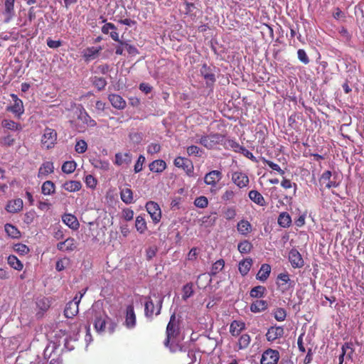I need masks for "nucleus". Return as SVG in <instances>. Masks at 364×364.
Masks as SVG:
<instances>
[{
    "label": "nucleus",
    "mask_w": 364,
    "mask_h": 364,
    "mask_svg": "<svg viewBox=\"0 0 364 364\" xmlns=\"http://www.w3.org/2000/svg\"><path fill=\"white\" fill-rule=\"evenodd\" d=\"M252 259L250 257L245 258L239 262L238 270L242 276H245L250 272L252 265Z\"/></svg>",
    "instance_id": "c85d7f7f"
},
{
    "label": "nucleus",
    "mask_w": 364,
    "mask_h": 364,
    "mask_svg": "<svg viewBox=\"0 0 364 364\" xmlns=\"http://www.w3.org/2000/svg\"><path fill=\"white\" fill-rule=\"evenodd\" d=\"M14 249L16 252L21 255H25L28 254L30 251L28 247L22 243L15 245Z\"/></svg>",
    "instance_id": "bf43d9fd"
},
{
    "label": "nucleus",
    "mask_w": 364,
    "mask_h": 364,
    "mask_svg": "<svg viewBox=\"0 0 364 364\" xmlns=\"http://www.w3.org/2000/svg\"><path fill=\"white\" fill-rule=\"evenodd\" d=\"M11 97L14 101V104L11 106H8L6 111L13 113L16 118L21 119L24 113L23 101L15 94H11Z\"/></svg>",
    "instance_id": "6e6552de"
},
{
    "label": "nucleus",
    "mask_w": 364,
    "mask_h": 364,
    "mask_svg": "<svg viewBox=\"0 0 364 364\" xmlns=\"http://www.w3.org/2000/svg\"><path fill=\"white\" fill-rule=\"evenodd\" d=\"M268 307L267 301L257 299L250 305V311L253 313H259L265 311Z\"/></svg>",
    "instance_id": "c756f323"
},
{
    "label": "nucleus",
    "mask_w": 364,
    "mask_h": 364,
    "mask_svg": "<svg viewBox=\"0 0 364 364\" xmlns=\"http://www.w3.org/2000/svg\"><path fill=\"white\" fill-rule=\"evenodd\" d=\"M63 187L67 191L75 192L80 190L82 184L78 181H69L64 183Z\"/></svg>",
    "instance_id": "58836bf2"
},
{
    "label": "nucleus",
    "mask_w": 364,
    "mask_h": 364,
    "mask_svg": "<svg viewBox=\"0 0 364 364\" xmlns=\"http://www.w3.org/2000/svg\"><path fill=\"white\" fill-rule=\"evenodd\" d=\"M232 181L238 188H243L249 185L250 180L247 175L242 171H235L231 176Z\"/></svg>",
    "instance_id": "f8f14e48"
},
{
    "label": "nucleus",
    "mask_w": 364,
    "mask_h": 364,
    "mask_svg": "<svg viewBox=\"0 0 364 364\" xmlns=\"http://www.w3.org/2000/svg\"><path fill=\"white\" fill-rule=\"evenodd\" d=\"M36 218V212L30 210L26 212L24 215L23 222L27 225L32 223Z\"/></svg>",
    "instance_id": "0e129e2a"
},
{
    "label": "nucleus",
    "mask_w": 364,
    "mask_h": 364,
    "mask_svg": "<svg viewBox=\"0 0 364 364\" xmlns=\"http://www.w3.org/2000/svg\"><path fill=\"white\" fill-rule=\"evenodd\" d=\"M200 73L203 77L208 86L213 85L215 82V74L212 68L208 66L207 64L205 63L201 66Z\"/></svg>",
    "instance_id": "2eb2a0df"
},
{
    "label": "nucleus",
    "mask_w": 364,
    "mask_h": 364,
    "mask_svg": "<svg viewBox=\"0 0 364 364\" xmlns=\"http://www.w3.org/2000/svg\"><path fill=\"white\" fill-rule=\"evenodd\" d=\"M224 267L225 260L223 259H220L215 261L210 268V271L209 272L210 275L215 276L223 269Z\"/></svg>",
    "instance_id": "37998d69"
},
{
    "label": "nucleus",
    "mask_w": 364,
    "mask_h": 364,
    "mask_svg": "<svg viewBox=\"0 0 364 364\" xmlns=\"http://www.w3.org/2000/svg\"><path fill=\"white\" fill-rule=\"evenodd\" d=\"M183 295L182 299L183 300L188 299L193 294V284L192 283H188L183 287Z\"/></svg>",
    "instance_id": "864d4df0"
},
{
    "label": "nucleus",
    "mask_w": 364,
    "mask_h": 364,
    "mask_svg": "<svg viewBox=\"0 0 364 364\" xmlns=\"http://www.w3.org/2000/svg\"><path fill=\"white\" fill-rule=\"evenodd\" d=\"M194 204L196 207L204 208L208 205V200L205 196H200L195 199Z\"/></svg>",
    "instance_id": "052dcab7"
},
{
    "label": "nucleus",
    "mask_w": 364,
    "mask_h": 364,
    "mask_svg": "<svg viewBox=\"0 0 364 364\" xmlns=\"http://www.w3.org/2000/svg\"><path fill=\"white\" fill-rule=\"evenodd\" d=\"M85 182L86 183V186L91 188H95L97 183V181L92 175H87L85 177Z\"/></svg>",
    "instance_id": "69168bd1"
},
{
    "label": "nucleus",
    "mask_w": 364,
    "mask_h": 364,
    "mask_svg": "<svg viewBox=\"0 0 364 364\" xmlns=\"http://www.w3.org/2000/svg\"><path fill=\"white\" fill-rule=\"evenodd\" d=\"M54 171V166L53 162L46 161L44 162L40 167L38 170V177L41 176H48V174L53 173Z\"/></svg>",
    "instance_id": "e433bc0d"
},
{
    "label": "nucleus",
    "mask_w": 364,
    "mask_h": 364,
    "mask_svg": "<svg viewBox=\"0 0 364 364\" xmlns=\"http://www.w3.org/2000/svg\"><path fill=\"white\" fill-rule=\"evenodd\" d=\"M179 328L176 319L175 314H172L170 321L166 326V338L164 341V345L168 347L170 343V340L172 338L176 337L178 334Z\"/></svg>",
    "instance_id": "0eeeda50"
},
{
    "label": "nucleus",
    "mask_w": 364,
    "mask_h": 364,
    "mask_svg": "<svg viewBox=\"0 0 364 364\" xmlns=\"http://www.w3.org/2000/svg\"><path fill=\"white\" fill-rule=\"evenodd\" d=\"M235 196V193L232 190H226L221 196V198L223 201L230 202L233 200Z\"/></svg>",
    "instance_id": "e2e57ef3"
},
{
    "label": "nucleus",
    "mask_w": 364,
    "mask_h": 364,
    "mask_svg": "<svg viewBox=\"0 0 364 364\" xmlns=\"http://www.w3.org/2000/svg\"><path fill=\"white\" fill-rule=\"evenodd\" d=\"M120 196L122 200L126 204H131L133 202V192L129 187L121 189Z\"/></svg>",
    "instance_id": "c9c22d12"
},
{
    "label": "nucleus",
    "mask_w": 364,
    "mask_h": 364,
    "mask_svg": "<svg viewBox=\"0 0 364 364\" xmlns=\"http://www.w3.org/2000/svg\"><path fill=\"white\" fill-rule=\"evenodd\" d=\"M108 99L111 105L117 109H123L127 105L126 101L119 95L110 94Z\"/></svg>",
    "instance_id": "5701e85b"
},
{
    "label": "nucleus",
    "mask_w": 364,
    "mask_h": 364,
    "mask_svg": "<svg viewBox=\"0 0 364 364\" xmlns=\"http://www.w3.org/2000/svg\"><path fill=\"white\" fill-rule=\"evenodd\" d=\"M86 291L87 289L83 290L82 292H78L73 299L66 304L64 310V315L66 318H72L77 315L79 311L78 305Z\"/></svg>",
    "instance_id": "f03ea898"
},
{
    "label": "nucleus",
    "mask_w": 364,
    "mask_h": 364,
    "mask_svg": "<svg viewBox=\"0 0 364 364\" xmlns=\"http://www.w3.org/2000/svg\"><path fill=\"white\" fill-rule=\"evenodd\" d=\"M222 178L223 173L220 171L213 170L205 174L204 177V182L207 185L215 186Z\"/></svg>",
    "instance_id": "dca6fc26"
},
{
    "label": "nucleus",
    "mask_w": 364,
    "mask_h": 364,
    "mask_svg": "<svg viewBox=\"0 0 364 364\" xmlns=\"http://www.w3.org/2000/svg\"><path fill=\"white\" fill-rule=\"evenodd\" d=\"M248 196L250 199L255 204L259 206H266L267 202L263 196L256 190H252L249 192Z\"/></svg>",
    "instance_id": "a878e982"
},
{
    "label": "nucleus",
    "mask_w": 364,
    "mask_h": 364,
    "mask_svg": "<svg viewBox=\"0 0 364 364\" xmlns=\"http://www.w3.org/2000/svg\"><path fill=\"white\" fill-rule=\"evenodd\" d=\"M274 318L278 321H283L287 316L286 311L283 308H277L273 313Z\"/></svg>",
    "instance_id": "4d7b16f0"
},
{
    "label": "nucleus",
    "mask_w": 364,
    "mask_h": 364,
    "mask_svg": "<svg viewBox=\"0 0 364 364\" xmlns=\"http://www.w3.org/2000/svg\"><path fill=\"white\" fill-rule=\"evenodd\" d=\"M63 222L72 230H77L80 227V223L77 218L70 213L64 214L62 217Z\"/></svg>",
    "instance_id": "393cba45"
},
{
    "label": "nucleus",
    "mask_w": 364,
    "mask_h": 364,
    "mask_svg": "<svg viewBox=\"0 0 364 364\" xmlns=\"http://www.w3.org/2000/svg\"><path fill=\"white\" fill-rule=\"evenodd\" d=\"M297 56L299 60L304 65L309 63V58L304 49H299L297 50Z\"/></svg>",
    "instance_id": "680f3d73"
},
{
    "label": "nucleus",
    "mask_w": 364,
    "mask_h": 364,
    "mask_svg": "<svg viewBox=\"0 0 364 364\" xmlns=\"http://www.w3.org/2000/svg\"><path fill=\"white\" fill-rule=\"evenodd\" d=\"M14 2L15 0H5L4 9L2 11V14L4 16V23L10 22L15 15Z\"/></svg>",
    "instance_id": "4468645a"
},
{
    "label": "nucleus",
    "mask_w": 364,
    "mask_h": 364,
    "mask_svg": "<svg viewBox=\"0 0 364 364\" xmlns=\"http://www.w3.org/2000/svg\"><path fill=\"white\" fill-rule=\"evenodd\" d=\"M277 223L282 228H289L291 225V218L287 212H282L279 214Z\"/></svg>",
    "instance_id": "f704fd0d"
},
{
    "label": "nucleus",
    "mask_w": 364,
    "mask_h": 364,
    "mask_svg": "<svg viewBox=\"0 0 364 364\" xmlns=\"http://www.w3.org/2000/svg\"><path fill=\"white\" fill-rule=\"evenodd\" d=\"M16 139L14 135L8 133L5 136L0 137V146L3 147H10L14 145Z\"/></svg>",
    "instance_id": "79ce46f5"
},
{
    "label": "nucleus",
    "mask_w": 364,
    "mask_h": 364,
    "mask_svg": "<svg viewBox=\"0 0 364 364\" xmlns=\"http://www.w3.org/2000/svg\"><path fill=\"white\" fill-rule=\"evenodd\" d=\"M279 359L278 350L269 348L262 355L261 364H277Z\"/></svg>",
    "instance_id": "9b49d317"
},
{
    "label": "nucleus",
    "mask_w": 364,
    "mask_h": 364,
    "mask_svg": "<svg viewBox=\"0 0 364 364\" xmlns=\"http://www.w3.org/2000/svg\"><path fill=\"white\" fill-rule=\"evenodd\" d=\"M77 164L74 161H68L63 163L62 171L65 173H72L76 169Z\"/></svg>",
    "instance_id": "8fccbe9b"
},
{
    "label": "nucleus",
    "mask_w": 364,
    "mask_h": 364,
    "mask_svg": "<svg viewBox=\"0 0 364 364\" xmlns=\"http://www.w3.org/2000/svg\"><path fill=\"white\" fill-rule=\"evenodd\" d=\"M5 231L6 232V234L12 237V238H14V239H18L21 237V232L18 230V229L11 225V224H9V223H7L5 225Z\"/></svg>",
    "instance_id": "c03bdc74"
},
{
    "label": "nucleus",
    "mask_w": 364,
    "mask_h": 364,
    "mask_svg": "<svg viewBox=\"0 0 364 364\" xmlns=\"http://www.w3.org/2000/svg\"><path fill=\"white\" fill-rule=\"evenodd\" d=\"M250 342H251V338H250V335L247 333L242 334L239 338V340H238V343H237L238 349L242 350V349L247 348L250 346Z\"/></svg>",
    "instance_id": "de8ad7c7"
},
{
    "label": "nucleus",
    "mask_w": 364,
    "mask_h": 364,
    "mask_svg": "<svg viewBox=\"0 0 364 364\" xmlns=\"http://www.w3.org/2000/svg\"><path fill=\"white\" fill-rule=\"evenodd\" d=\"M266 288L263 286H257L252 288L250 292V295L252 298H261L264 296Z\"/></svg>",
    "instance_id": "09e8293b"
},
{
    "label": "nucleus",
    "mask_w": 364,
    "mask_h": 364,
    "mask_svg": "<svg viewBox=\"0 0 364 364\" xmlns=\"http://www.w3.org/2000/svg\"><path fill=\"white\" fill-rule=\"evenodd\" d=\"M55 186L51 181H45L41 186V192L45 196H50L55 193Z\"/></svg>",
    "instance_id": "ea45409f"
},
{
    "label": "nucleus",
    "mask_w": 364,
    "mask_h": 364,
    "mask_svg": "<svg viewBox=\"0 0 364 364\" xmlns=\"http://www.w3.org/2000/svg\"><path fill=\"white\" fill-rule=\"evenodd\" d=\"M91 164L96 168L102 171H107L109 168V163L107 160H102L100 158H94L90 160Z\"/></svg>",
    "instance_id": "4c0bfd02"
},
{
    "label": "nucleus",
    "mask_w": 364,
    "mask_h": 364,
    "mask_svg": "<svg viewBox=\"0 0 364 364\" xmlns=\"http://www.w3.org/2000/svg\"><path fill=\"white\" fill-rule=\"evenodd\" d=\"M108 318L105 314L99 313L95 315L94 327L97 332L102 333L105 331Z\"/></svg>",
    "instance_id": "f3484780"
},
{
    "label": "nucleus",
    "mask_w": 364,
    "mask_h": 364,
    "mask_svg": "<svg viewBox=\"0 0 364 364\" xmlns=\"http://www.w3.org/2000/svg\"><path fill=\"white\" fill-rule=\"evenodd\" d=\"M87 149V144L86 141L83 139H80L77 141L75 150L78 154H83L85 153Z\"/></svg>",
    "instance_id": "6e6d98bb"
},
{
    "label": "nucleus",
    "mask_w": 364,
    "mask_h": 364,
    "mask_svg": "<svg viewBox=\"0 0 364 364\" xmlns=\"http://www.w3.org/2000/svg\"><path fill=\"white\" fill-rule=\"evenodd\" d=\"M145 207L154 223H159L161 218V210L159 205L154 201L150 200L146 203Z\"/></svg>",
    "instance_id": "9d476101"
},
{
    "label": "nucleus",
    "mask_w": 364,
    "mask_h": 364,
    "mask_svg": "<svg viewBox=\"0 0 364 364\" xmlns=\"http://www.w3.org/2000/svg\"><path fill=\"white\" fill-rule=\"evenodd\" d=\"M135 228L140 234H144L147 230V224L144 217L139 215L136 218Z\"/></svg>",
    "instance_id": "a19ab883"
},
{
    "label": "nucleus",
    "mask_w": 364,
    "mask_h": 364,
    "mask_svg": "<svg viewBox=\"0 0 364 364\" xmlns=\"http://www.w3.org/2000/svg\"><path fill=\"white\" fill-rule=\"evenodd\" d=\"M23 207V200L16 198L9 200L6 205V210L10 213H16L20 212Z\"/></svg>",
    "instance_id": "aec40b11"
},
{
    "label": "nucleus",
    "mask_w": 364,
    "mask_h": 364,
    "mask_svg": "<svg viewBox=\"0 0 364 364\" xmlns=\"http://www.w3.org/2000/svg\"><path fill=\"white\" fill-rule=\"evenodd\" d=\"M117 42L119 44L124 46L125 49L127 50V51L128 52V53L129 55L134 56L139 53L137 48L134 46L130 45V44L127 43V42L122 41L120 40H119V41H117Z\"/></svg>",
    "instance_id": "5fc2aeb1"
},
{
    "label": "nucleus",
    "mask_w": 364,
    "mask_h": 364,
    "mask_svg": "<svg viewBox=\"0 0 364 364\" xmlns=\"http://www.w3.org/2000/svg\"><path fill=\"white\" fill-rule=\"evenodd\" d=\"M245 328V322L234 320L230 325V333L232 336H237Z\"/></svg>",
    "instance_id": "cd10ccee"
},
{
    "label": "nucleus",
    "mask_w": 364,
    "mask_h": 364,
    "mask_svg": "<svg viewBox=\"0 0 364 364\" xmlns=\"http://www.w3.org/2000/svg\"><path fill=\"white\" fill-rule=\"evenodd\" d=\"M57 248L60 251H73L76 248L75 240L68 237L65 241L58 243Z\"/></svg>",
    "instance_id": "bb28decb"
},
{
    "label": "nucleus",
    "mask_w": 364,
    "mask_h": 364,
    "mask_svg": "<svg viewBox=\"0 0 364 364\" xmlns=\"http://www.w3.org/2000/svg\"><path fill=\"white\" fill-rule=\"evenodd\" d=\"M102 32L104 34H109L114 41H119V33L117 32V27L112 23H106L102 27Z\"/></svg>",
    "instance_id": "4be33fe9"
},
{
    "label": "nucleus",
    "mask_w": 364,
    "mask_h": 364,
    "mask_svg": "<svg viewBox=\"0 0 364 364\" xmlns=\"http://www.w3.org/2000/svg\"><path fill=\"white\" fill-rule=\"evenodd\" d=\"M102 48L100 46L88 47L83 50L82 57L86 62H89L90 60L95 59L98 56Z\"/></svg>",
    "instance_id": "412c9836"
},
{
    "label": "nucleus",
    "mask_w": 364,
    "mask_h": 364,
    "mask_svg": "<svg viewBox=\"0 0 364 364\" xmlns=\"http://www.w3.org/2000/svg\"><path fill=\"white\" fill-rule=\"evenodd\" d=\"M124 314V326L128 329L134 328L136 326V316L132 304L126 306Z\"/></svg>",
    "instance_id": "1a4fd4ad"
},
{
    "label": "nucleus",
    "mask_w": 364,
    "mask_h": 364,
    "mask_svg": "<svg viewBox=\"0 0 364 364\" xmlns=\"http://www.w3.org/2000/svg\"><path fill=\"white\" fill-rule=\"evenodd\" d=\"M237 231L242 235H247L252 230V225L247 220H241L237 225Z\"/></svg>",
    "instance_id": "7c9ffc66"
},
{
    "label": "nucleus",
    "mask_w": 364,
    "mask_h": 364,
    "mask_svg": "<svg viewBox=\"0 0 364 364\" xmlns=\"http://www.w3.org/2000/svg\"><path fill=\"white\" fill-rule=\"evenodd\" d=\"M186 150L188 156H195L200 157L203 154V150L196 145H191L188 146Z\"/></svg>",
    "instance_id": "603ef678"
},
{
    "label": "nucleus",
    "mask_w": 364,
    "mask_h": 364,
    "mask_svg": "<svg viewBox=\"0 0 364 364\" xmlns=\"http://www.w3.org/2000/svg\"><path fill=\"white\" fill-rule=\"evenodd\" d=\"M224 139L221 134L215 133L209 135H203L200 137L199 143L208 149H213L215 146L220 144Z\"/></svg>",
    "instance_id": "7ed1b4c3"
},
{
    "label": "nucleus",
    "mask_w": 364,
    "mask_h": 364,
    "mask_svg": "<svg viewBox=\"0 0 364 364\" xmlns=\"http://www.w3.org/2000/svg\"><path fill=\"white\" fill-rule=\"evenodd\" d=\"M284 333V329L282 326H271L268 328L266 333V338L269 342H273L275 340L280 338Z\"/></svg>",
    "instance_id": "ddd939ff"
},
{
    "label": "nucleus",
    "mask_w": 364,
    "mask_h": 364,
    "mask_svg": "<svg viewBox=\"0 0 364 364\" xmlns=\"http://www.w3.org/2000/svg\"><path fill=\"white\" fill-rule=\"evenodd\" d=\"M1 125L3 128L14 132H21L23 129L21 124L9 119H4L1 122Z\"/></svg>",
    "instance_id": "b1692460"
},
{
    "label": "nucleus",
    "mask_w": 364,
    "mask_h": 364,
    "mask_svg": "<svg viewBox=\"0 0 364 364\" xmlns=\"http://www.w3.org/2000/svg\"><path fill=\"white\" fill-rule=\"evenodd\" d=\"M166 168V164L164 160H154L149 164V169L154 173H161Z\"/></svg>",
    "instance_id": "72a5a7b5"
},
{
    "label": "nucleus",
    "mask_w": 364,
    "mask_h": 364,
    "mask_svg": "<svg viewBox=\"0 0 364 364\" xmlns=\"http://www.w3.org/2000/svg\"><path fill=\"white\" fill-rule=\"evenodd\" d=\"M271 272V267L268 264H262L258 273L256 275L257 279H259L262 282H265Z\"/></svg>",
    "instance_id": "2f4dec72"
},
{
    "label": "nucleus",
    "mask_w": 364,
    "mask_h": 364,
    "mask_svg": "<svg viewBox=\"0 0 364 364\" xmlns=\"http://www.w3.org/2000/svg\"><path fill=\"white\" fill-rule=\"evenodd\" d=\"M160 150L161 146L156 143H152L147 147V152L151 154L159 153Z\"/></svg>",
    "instance_id": "774afa93"
},
{
    "label": "nucleus",
    "mask_w": 364,
    "mask_h": 364,
    "mask_svg": "<svg viewBox=\"0 0 364 364\" xmlns=\"http://www.w3.org/2000/svg\"><path fill=\"white\" fill-rule=\"evenodd\" d=\"M145 157L143 155H140L134 165V172L139 173L142 170L143 164L145 162Z\"/></svg>",
    "instance_id": "338daca9"
},
{
    "label": "nucleus",
    "mask_w": 364,
    "mask_h": 364,
    "mask_svg": "<svg viewBox=\"0 0 364 364\" xmlns=\"http://www.w3.org/2000/svg\"><path fill=\"white\" fill-rule=\"evenodd\" d=\"M7 261L8 264L14 269L21 271L23 267V263L15 255H9Z\"/></svg>",
    "instance_id": "a18cd8bd"
},
{
    "label": "nucleus",
    "mask_w": 364,
    "mask_h": 364,
    "mask_svg": "<svg viewBox=\"0 0 364 364\" xmlns=\"http://www.w3.org/2000/svg\"><path fill=\"white\" fill-rule=\"evenodd\" d=\"M173 164L176 167L183 168L188 174L193 171L191 161L186 158L178 156L174 159Z\"/></svg>",
    "instance_id": "6ab92c4d"
},
{
    "label": "nucleus",
    "mask_w": 364,
    "mask_h": 364,
    "mask_svg": "<svg viewBox=\"0 0 364 364\" xmlns=\"http://www.w3.org/2000/svg\"><path fill=\"white\" fill-rule=\"evenodd\" d=\"M276 284L282 293H285L294 287V282L290 279L288 272L280 273L277 275Z\"/></svg>",
    "instance_id": "20e7f679"
},
{
    "label": "nucleus",
    "mask_w": 364,
    "mask_h": 364,
    "mask_svg": "<svg viewBox=\"0 0 364 364\" xmlns=\"http://www.w3.org/2000/svg\"><path fill=\"white\" fill-rule=\"evenodd\" d=\"M96 125V121L89 115L85 109H82L80 110L75 124V129L78 132L83 133L87 127H94Z\"/></svg>",
    "instance_id": "f257e3e1"
},
{
    "label": "nucleus",
    "mask_w": 364,
    "mask_h": 364,
    "mask_svg": "<svg viewBox=\"0 0 364 364\" xmlns=\"http://www.w3.org/2000/svg\"><path fill=\"white\" fill-rule=\"evenodd\" d=\"M252 247V244L247 240L240 242L237 245V250L241 254L250 252Z\"/></svg>",
    "instance_id": "49530a36"
},
{
    "label": "nucleus",
    "mask_w": 364,
    "mask_h": 364,
    "mask_svg": "<svg viewBox=\"0 0 364 364\" xmlns=\"http://www.w3.org/2000/svg\"><path fill=\"white\" fill-rule=\"evenodd\" d=\"M57 132L55 129L46 127L41 138L42 146L47 149H52L57 142Z\"/></svg>",
    "instance_id": "39448f33"
},
{
    "label": "nucleus",
    "mask_w": 364,
    "mask_h": 364,
    "mask_svg": "<svg viewBox=\"0 0 364 364\" xmlns=\"http://www.w3.org/2000/svg\"><path fill=\"white\" fill-rule=\"evenodd\" d=\"M132 162V154L129 152L124 154L117 153L115 154V164L118 166L129 164Z\"/></svg>",
    "instance_id": "473e14b6"
},
{
    "label": "nucleus",
    "mask_w": 364,
    "mask_h": 364,
    "mask_svg": "<svg viewBox=\"0 0 364 364\" xmlns=\"http://www.w3.org/2000/svg\"><path fill=\"white\" fill-rule=\"evenodd\" d=\"M146 301L144 304V314L148 318H151L154 314L159 315L162 307L163 298H160L156 307L155 306L151 297L146 298Z\"/></svg>",
    "instance_id": "423d86ee"
},
{
    "label": "nucleus",
    "mask_w": 364,
    "mask_h": 364,
    "mask_svg": "<svg viewBox=\"0 0 364 364\" xmlns=\"http://www.w3.org/2000/svg\"><path fill=\"white\" fill-rule=\"evenodd\" d=\"M93 85L97 88L98 90H102L106 87L107 81L104 77H95L93 80Z\"/></svg>",
    "instance_id": "13d9d810"
},
{
    "label": "nucleus",
    "mask_w": 364,
    "mask_h": 364,
    "mask_svg": "<svg viewBox=\"0 0 364 364\" xmlns=\"http://www.w3.org/2000/svg\"><path fill=\"white\" fill-rule=\"evenodd\" d=\"M262 161L264 164L267 165L272 170L277 171L280 175L283 176L285 173L284 171L277 164H275L272 161L266 159L264 157L262 158Z\"/></svg>",
    "instance_id": "3c124183"
},
{
    "label": "nucleus",
    "mask_w": 364,
    "mask_h": 364,
    "mask_svg": "<svg viewBox=\"0 0 364 364\" xmlns=\"http://www.w3.org/2000/svg\"><path fill=\"white\" fill-rule=\"evenodd\" d=\"M289 260L294 268H301L304 264L301 254L296 249L290 250L289 253Z\"/></svg>",
    "instance_id": "a211bd4d"
}]
</instances>
